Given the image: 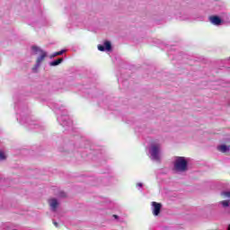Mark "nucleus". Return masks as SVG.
Instances as JSON below:
<instances>
[{
  "label": "nucleus",
  "instance_id": "nucleus-2",
  "mask_svg": "<svg viewBox=\"0 0 230 230\" xmlns=\"http://www.w3.org/2000/svg\"><path fill=\"white\" fill-rule=\"evenodd\" d=\"M31 49L34 51V53H40V57H39L36 60V67H39V66H40V62H43L44 58L48 57V53L37 46H32Z\"/></svg>",
  "mask_w": 230,
  "mask_h": 230
},
{
  "label": "nucleus",
  "instance_id": "nucleus-8",
  "mask_svg": "<svg viewBox=\"0 0 230 230\" xmlns=\"http://www.w3.org/2000/svg\"><path fill=\"white\" fill-rule=\"evenodd\" d=\"M62 62H64V58H59L57 60H54V61L50 62L49 66H58L59 64H62Z\"/></svg>",
  "mask_w": 230,
  "mask_h": 230
},
{
  "label": "nucleus",
  "instance_id": "nucleus-3",
  "mask_svg": "<svg viewBox=\"0 0 230 230\" xmlns=\"http://www.w3.org/2000/svg\"><path fill=\"white\" fill-rule=\"evenodd\" d=\"M159 149H160L159 145H155V146H152V147H151L150 154H151L153 159H155L156 161H159Z\"/></svg>",
  "mask_w": 230,
  "mask_h": 230
},
{
  "label": "nucleus",
  "instance_id": "nucleus-11",
  "mask_svg": "<svg viewBox=\"0 0 230 230\" xmlns=\"http://www.w3.org/2000/svg\"><path fill=\"white\" fill-rule=\"evenodd\" d=\"M223 208H229V200L221 201Z\"/></svg>",
  "mask_w": 230,
  "mask_h": 230
},
{
  "label": "nucleus",
  "instance_id": "nucleus-13",
  "mask_svg": "<svg viewBox=\"0 0 230 230\" xmlns=\"http://www.w3.org/2000/svg\"><path fill=\"white\" fill-rule=\"evenodd\" d=\"M6 159V156L4 155V153L0 152V161H4Z\"/></svg>",
  "mask_w": 230,
  "mask_h": 230
},
{
  "label": "nucleus",
  "instance_id": "nucleus-14",
  "mask_svg": "<svg viewBox=\"0 0 230 230\" xmlns=\"http://www.w3.org/2000/svg\"><path fill=\"white\" fill-rule=\"evenodd\" d=\"M222 195H223V197H227L228 199L230 198V192L229 191L223 192Z\"/></svg>",
  "mask_w": 230,
  "mask_h": 230
},
{
  "label": "nucleus",
  "instance_id": "nucleus-7",
  "mask_svg": "<svg viewBox=\"0 0 230 230\" xmlns=\"http://www.w3.org/2000/svg\"><path fill=\"white\" fill-rule=\"evenodd\" d=\"M209 19L210 22L216 26H220V24H222V19H220L218 16H211Z\"/></svg>",
  "mask_w": 230,
  "mask_h": 230
},
{
  "label": "nucleus",
  "instance_id": "nucleus-16",
  "mask_svg": "<svg viewBox=\"0 0 230 230\" xmlns=\"http://www.w3.org/2000/svg\"><path fill=\"white\" fill-rule=\"evenodd\" d=\"M54 225H55L56 226H58V222H54Z\"/></svg>",
  "mask_w": 230,
  "mask_h": 230
},
{
  "label": "nucleus",
  "instance_id": "nucleus-5",
  "mask_svg": "<svg viewBox=\"0 0 230 230\" xmlns=\"http://www.w3.org/2000/svg\"><path fill=\"white\" fill-rule=\"evenodd\" d=\"M98 49L99 51H111L112 49V44L111 43V41H104V46L103 45H98Z\"/></svg>",
  "mask_w": 230,
  "mask_h": 230
},
{
  "label": "nucleus",
  "instance_id": "nucleus-1",
  "mask_svg": "<svg viewBox=\"0 0 230 230\" xmlns=\"http://www.w3.org/2000/svg\"><path fill=\"white\" fill-rule=\"evenodd\" d=\"M174 170L176 172H186L188 171V161L184 156H178L174 161Z\"/></svg>",
  "mask_w": 230,
  "mask_h": 230
},
{
  "label": "nucleus",
  "instance_id": "nucleus-12",
  "mask_svg": "<svg viewBox=\"0 0 230 230\" xmlns=\"http://www.w3.org/2000/svg\"><path fill=\"white\" fill-rule=\"evenodd\" d=\"M58 197H60L61 199H65V197H67V194H66V192L64 191H61L59 192Z\"/></svg>",
  "mask_w": 230,
  "mask_h": 230
},
{
  "label": "nucleus",
  "instance_id": "nucleus-4",
  "mask_svg": "<svg viewBox=\"0 0 230 230\" xmlns=\"http://www.w3.org/2000/svg\"><path fill=\"white\" fill-rule=\"evenodd\" d=\"M152 206H153V215L155 217H159V214L161 213V208H163V205H161V203L153 201Z\"/></svg>",
  "mask_w": 230,
  "mask_h": 230
},
{
  "label": "nucleus",
  "instance_id": "nucleus-9",
  "mask_svg": "<svg viewBox=\"0 0 230 230\" xmlns=\"http://www.w3.org/2000/svg\"><path fill=\"white\" fill-rule=\"evenodd\" d=\"M217 150H219V152H222L223 154H226V152H227V150H229V146H227L226 145H221L217 147Z\"/></svg>",
  "mask_w": 230,
  "mask_h": 230
},
{
  "label": "nucleus",
  "instance_id": "nucleus-17",
  "mask_svg": "<svg viewBox=\"0 0 230 230\" xmlns=\"http://www.w3.org/2000/svg\"><path fill=\"white\" fill-rule=\"evenodd\" d=\"M137 186H140V187H141V186H143V184H142V183H138Z\"/></svg>",
  "mask_w": 230,
  "mask_h": 230
},
{
  "label": "nucleus",
  "instance_id": "nucleus-15",
  "mask_svg": "<svg viewBox=\"0 0 230 230\" xmlns=\"http://www.w3.org/2000/svg\"><path fill=\"white\" fill-rule=\"evenodd\" d=\"M113 218H119L118 215H113Z\"/></svg>",
  "mask_w": 230,
  "mask_h": 230
},
{
  "label": "nucleus",
  "instance_id": "nucleus-10",
  "mask_svg": "<svg viewBox=\"0 0 230 230\" xmlns=\"http://www.w3.org/2000/svg\"><path fill=\"white\" fill-rule=\"evenodd\" d=\"M66 50H60V51H58V52H55V53H53L51 56H50V58H55V57H58V56H60V55H64V52H65Z\"/></svg>",
  "mask_w": 230,
  "mask_h": 230
},
{
  "label": "nucleus",
  "instance_id": "nucleus-6",
  "mask_svg": "<svg viewBox=\"0 0 230 230\" xmlns=\"http://www.w3.org/2000/svg\"><path fill=\"white\" fill-rule=\"evenodd\" d=\"M49 204L52 211H57V208H58V200H57V199H49Z\"/></svg>",
  "mask_w": 230,
  "mask_h": 230
}]
</instances>
